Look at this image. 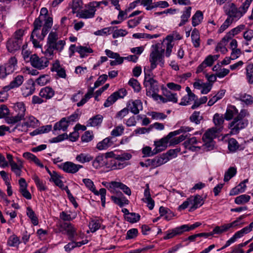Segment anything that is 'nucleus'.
Segmentation results:
<instances>
[{
  "mask_svg": "<svg viewBox=\"0 0 253 253\" xmlns=\"http://www.w3.org/2000/svg\"><path fill=\"white\" fill-rule=\"evenodd\" d=\"M253 0H246L239 7L233 2L225 4L223 10L227 18L233 23L238 21L247 12Z\"/></svg>",
  "mask_w": 253,
  "mask_h": 253,
  "instance_id": "nucleus-1",
  "label": "nucleus"
},
{
  "mask_svg": "<svg viewBox=\"0 0 253 253\" xmlns=\"http://www.w3.org/2000/svg\"><path fill=\"white\" fill-rule=\"evenodd\" d=\"M65 45V40L59 39L56 32H51L47 38L43 53L49 59H52L54 56V51H56L58 52H62Z\"/></svg>",
  "mask_w": 253,
  "mask_h": 253,
  "instance_id": "nucleus-2",
  "label": "nucleus"
},
{
  "mask_svg": "<svg viewBox=\"0 0 253 253\" xmlns=\"http://www.w3.org/2000/svg\"><path fill=\"white\" fill-rule=\"evenodd\" d=\"M159 43L155 44L152 45L153 50L149 55V62L151 63L150 69L153 70L155 69L158 64L162 67H164L165 64L164 60V51L165 49L163 48L159 49Z\"/></svg>",
  "mask_w": 253,
  "mask_h": 253,
  "instance_id": "nucleus-3",
  "label": "nucleus"
},
{
  "mask_svg": "<svg viewBox=\"0 0 253 253\" xmlns=\"http://www.w3.org/2000/svg\"><path fill=\"white\" fill-rule=\"evenodd\" d=\"M131 157V155L129 153L118 155L115 158L107 160L106 167L111 170L122 169L127 166L126 161L130 160Z\"/></svg>",
  "mask_w": 253,
  "mask_h": 253,
  "instance_id": "nucleus-4",
  "label": "nucleus"
},
{
  "mask_svg": "<svg viewBox=\"0 0 253 253\" xmlns=\"http://www.w3.org/2000/svg\"><path fill=\"white\" fill-rule=\"evenodd\" d=\"M247 114V111L245 110H242L241 111L240 113L234 118L233 121L229 126V128L230 129V134L234 135L238 134L241 129L244 128L248 125V120L244 119V118Z\"/></svg>",
  "mask_w": 253,
  "mask_h": 253,
  "instance_id": "nucleus-5",
  "label": "nucleus"
},
{
  "mask_svg": "<svg viewBox=\"0 0 253 253\" xmlns=\"http://www.w3.org/2000/svg\"><path fill=\"white\" fill-rule=\"evenodd\" d=\"M221 132L220 128L212 127L208 129L204 134L202 139L204 142V146L208 151L212 150L214 146L213 139L218 136Z\"/></svg>",
  "mask_w": 253,
  "mask_h": 253,
  "instance_id": "nucleus-6",
  "label": "nucleus"
},
{
  "mask_svg": "<svg viewBox=\"0 0 253 253\" xmlns=\"http://www.w3.org/2000/svg\"><path fill=\"white\" fill-rule=\"evenodd\" d=\"M99 3L90 2L85 5V9L81 10L77 14V16L83 19H89L94 17L96 11L97 6Z\"/></svg>",
  "mask_w": 253,
  "mask_h": 253,
  "instance_id": "nucleus-7",
  "label": "nucleus"
},
{
  "mask_svg": "<svg viewBox=\"0 0 253 253\" xmlns=\"http://www.w3.org/2000/svg\"><path fill=\"white\" fill-rule=\"evenodd\" d=\"M13 109L16 114L15 116L9 118V123L11 124L16 123L23 119L26 111L25 105L22 102L14 104Z\"/></svg>",
  "mask_w": 253,
  "mask_h": 253,
  "instance_id": "nucleus-8",
  "label": "nucleus"
},
{
  "mask_svg": "<svg viewBox=\"0 0 253 253\" xmlns=\"http://www.w3.org/2000/svg\"><path fill=\"white\" fill-rule=\"evenodd\" d=\"M93 94V89H89L84 96H83L84 92L82 91L79 90L78 92L72 95L71 100L72 102H75L81 99L80 101L77 103L78 107H81L85 104L88 100L92 97Z\"/></svg>",
  "mask_w": 253,
  "mask_h": 253,
  "instance_id": "nucleus-9",
  "label": "nucleus"
},
{
  "mask_svg": "<svg viewBox=\"0 0 253 253\" xmlns=\"http://www.w3.org/2000/svg\"><path fill=\"white\" fill-rule=\"evenodd\" d=\"M49 59L46 56L40 57L36 54L32 55L30 57L32 66L39 70H42L47 67L49 64Z\"/></svg>",
  "mask_w": 253,
  "mask_h": 253,
  "instance_id": "nucleus-10",
  "label": "nucleus"
},
{
  "mask_svg": "<svg viewBox=\"0 0 253 253\" xmlns=\"http://www.w3.org/2000/svg\"><path fill=\"white\" fill-rule=\"evenodd\" d=\"M127 94L126 89L122 88L119 90L114 92L110 96H109L105 102L103 106L105 107H109L113 104L118 99L123 98Z\"/></svg>",
  "mask_w": 253,
  "mask_h": 253,
  "instance_id": "nucleus-11",
  "label": "nucleus"
},
{
  "mask_svg": "<svg viewBox=\"0 0 253 253\" xmlns=\"http://www.w3.org/2000/svg\"><path fill=\"white\" fill-rule=\"evenodd\" d=\"M59 168L66 173L75 174L83 168V166L72 162L67 161L60 164Z\"/></svg>",
  "mask_w": 253,
  "mask_h": 253,
  "instance_id": "nucleus-12",
  "label": "nucleus"
},
{
  "mask_svg": "<svg viewBox=\"0 0 253 253\" xmlns=\"http://www.w3.org/2000/svg\"><path fill=\"white\" fill-rule=\"evenodd\" d=\"M60 230L61 232L65 231L70 240H73L77 235V229L70 223L65 222L61 225Z\"/></svg>",
  "mask_w": 253,
  "mask_h": 253,
  "instance_id": "nucleus-13",
  "label": "nucleus"
},
{
  "mask_svg": "<svg viewBox=\"0 0 253 253\" xmlns=\"http://www.w3.org/2000/svg\"><path fill=\"white\" fill-rule=\"evenodd\" d=\"M116 141L115 138L112 136H108L99 142L96 147L99 150H106L109 147L114 146Z\"/></svg>",
  "mask_w": 253,
  "mask_h": 253,
  "instance_id": "nucleus-14",
  "label": "nucleus"
},
{
  "mask_svg": "<svg viewBox=\"0 0 253 253\" xmlns=\"http://www.w3.org/2000/svg\"><path fill=\"white\" fill-rule=\"evenodd\" d=\"M238 220H236L231 223L228 224H224L221 226H216L212 230V234H221L228 231L230 228L236 226L238 225Z\"/></svg>",
  "mask_w": 253,
  "mask_h": 253,
  "instance_id": "nucleus-15",
  "label": "nucleus"
},
{
  "mask_svg": "<svg viewBox=\"0 0 253 253\" xmlns=\"http://www.w3.org/2000/svg\"><path fill=\"white\" fill-rule=\"evenodd\" d=\"M35 90V83L31 79L28 80L21 88L22 94L24 97H27L32 95Z\"/></svg>",
  "mask_w": 253,
  "mask_h": 253,
  "instance_id": "nucleus-16",
  "label": "nucleus"
},
{
  "mask_svg": "<svg viewBox=\"0 0 253 253\" xmlns=\"http://www.w3.org/2000/svg\"><path fill=\"white\" fill-rule=\"evenodd\" d=\"M42 36V35L40 32V29H33L30 39L35 47L41 48L42 47L40 42L43 40V38H41Z\"/></svg>",
  "mask_w": 253,
  "mask_h": 253,
  "instance_id": "nucleus-17",
  "label": "nucleus"
},
{
  "mask_svg": "<svg viewBox=\"0 0 253 253\" xmlns=\"http://www.w3.org/2000/svg\"><path fill=\"white\" fill-rule=\"evenodd\" d=\"M146 95L148 96L152 97L159 92V86L157 82L155 80L149 83H145Z\"/></svg>",
  "mask_w": 253,
  "mask_h": 253,
  "instance_id": "nucleus-18",
  "label": "nucleus"
},
{
  "mask_svg": "<svg viewBox=\"0 0 253 253\" xmlns=\"http://www.w3.org/2000/svg\"><path fill=\"white\" fill-rule=\"evenodd\" d=\"M172 137H169V134L167 137L162 138L159 141H155L154 144L155 146V153H158L165 150L167 147V144L169 140Z\"/></svg>",
  "mask_w": 253,
  "mask_h": 253,
  "instance_id": "nucleus-19",
  "label": "nucleus"
},
{
  "mask_svg": "<svg viewBox=\"0 0 253 253\" xmlns=\"http://www.w3.org/2000/svg\"><path fill=\"white\" fill-rule=\"evenodd\" d=\"M168 161H169V158L167 155L164 154L160 157H157L151 160H149L148 162L149 165H151L152 167L156 168L166 164Z\"/></svg>",
  "mask_w": 253,
  "mask_h": 253,
  "instance_id": "nucleus-20",
  "label": "nucleus"
},
{
  "mask_svg": "<svg viewBox=\"0 0 253 253\" xmlns=\"http://www.w3.org/2000/svg\"><path fill=\"white\" fill-rule=\"evenodd\" d=\"M184 233L182 226L169 229L165 233L163 239L165 240L173 238V237L180 235Z\"/></svg>",
  "mask_w": 253,
  "mask_h": 253,
  "instance_id": "nucleus-21",
  "label": "nucleus"
},
{
  "mask_svg": "<svg viewBox=\"0 0 253 253\" xmlns=\"http://www.w3.org/2000/svg\"><path fill=\"white\" fill-rule=\"evenodd\" d=\"M191 200V205L192 206L190 208V211H194L198 208L201 207L204 203V200L203 197L200 195H196L194 196L190 197Z\"/></svg>",
  "mask_w": 253,
  "mask_h": 253,
  "instance_id": "nucleus-22",
  "label": "nucleus"
},
{
  "mask_svg": "<svg viewBox=\"0 0 253 253\" xmlns=\"http://www.w3.org/2000/svg\"><path fill=\"white\" fill-rule=\"evenodd\" d=\"M192 8L191 6L185 7L183 11L181 12L182 15L180 16V22L178 24L179 27H181L188 22L191 16Z\"/></svg>",
  "mask_w": 253,
  "mask_h": 253,
  "instance_id": "nucleus-23",
  "label": "nucleus"
},
{
  "mask_svg": "<svg viewBox=\"0 0 253 253\" xmlns=\"http://www.w3.org/2000/svg\"><path fill=\"white\" fill-rule=\"evenodd\" d=\"M20 41H17L13 38H10L7 42L6 47L8 50L12 52L19 49L21 46Z\"/></svg>",
  "mask_w": 253,
  "mask_h": 253,
  "instance_id": "nucleus-24",
  "label": "nucleus"
},
{
  "mask_svg": "<svg viewBox=\"0 0 253 253\" xmlns=\"http://www.w3.org/2000/svg\"><path fill=\"white\" fill-rule=\"evenodd\" d=\"M245 26L243 24H241L232 29L228 33V35L222 39V41L224 42H227L228 39H231L232 37H234L235 35L240 33L245 29Z\"/></svg>",
  "mask_w": 253,
  "mask_h": 253,
  "instance_id": "nucleus-25",
  "label": "nucleus"
},
{
  "mask_svg": "<svg viewBox=\"0 0 253 253\" xmlns=\"http://www.w3.org/2000/svg\"><path fill=\"white\" fill-rule=\"evenodd\" d=\"M17 61L15 57L10 58L8 62L3 66L8 74L13 73L16 69Z\"/></svg>",
  "mask_w": 253,
  "mask_h": 253,
  "instance_id": "nucleus-26",
  "label": "nucleus"
},
{
  "mask_svg": "<svg viewBox=\"0 0 253 253\" xmlns=\"http://www.w3.org/2000/svg\"><path fill=\"white\" fill-rule=\"evenodd\" d=\"M93 159V157L88 153H81L78 154L75 157L76 161L81 164L89 163Z\"/></svg>",
  "mask_w": 253,
  "mask_h": 253,
  "instance_id": "nucleus-27",
  "label": "nucleus"
},
{
  "mask_svg": "<svg viewBox=\"0 0 253 253\" xmlns=\"http://www.w3.org/2000/svg\"><path fill=\"white\" fill-rule=\"evenodd\" d=\"M253 225V222H252L249 226H246L240 231L236 232L234 235L231 237L232 239L235 242L237 239L243 237L244 234L249 233L252 230Z\"/></svg>",
  "mask_w": 253,
  "mask_h": 253,
  "instance_id": "nucleus-28",
  "label": "nucleus"
},
{
  "mask_svg": "<svg viewBox=\"0 0 253 253\" xmlns=\"http://www.w3.org/2000/svg\"><path fill=\"white\" fill-rule=\"evenodd\" d=\"M39 95L42 98L49 99L51 98L54 95V91L51 87L46 86L41 89Z\"/></svg>",
  "mask_w": 253,
  "mask_h": 253,
  "instance_id": "nucleus-29",
  "label": "nucleus"
},
{
  "mask_svg": "<svg viewBox=\"0 0 253 253\" xmlns=\"http://www.w3.org/2000/svg\"><path fill=\"white\" fill-rule=\"evenodd\" d=\"M103 119V117L101 115H96L88 120L86 126L95 127L100 126L102 122Z\"/></svg>",
  "mask_w": 253,
  "mask_h": 253,
  "instance_id": "nucleus-30",
  "label": "nucleus"
},
{
  "mask_svg": "<svg viewBox=\"0 0 253 253\" xmlns=\"http://www.w3.org/2000/svg\"><path fill=\"white\" fill-rule=\"evenodd\" d=\"M128 109L134 114L136 115L139 112V109L142 108V103L139 100H135L131 103L127 105Z\"/></svg>",
  "mask_w": 253,
  "mask_h": 253,
  "instance_id": "nucleus-31",
  "label": "nucleus"
},
{
  "mask_svg": "<svg viewBox=\"0 0 253 253\" xmlns=\"http://www.w3.org/2000/svg\"><path fill=\"white\" fill-rule=\"evenodd\" d=\"M224 121V119L222 115L216 113L214 115L213 117V122L215 125L214 127L216 128H220L221 131L223 128V124Z\"/></svg>",
  "mask_w": 253,
  "mask_h": 253,
  "instance_id": "nucleus-32",
  "label": "nucleus"
},
{
  "mask_svg": "<svg viewBox=\"0 0 253 253\" xmlns=\"http://www.w3.org/2000/svg\"><path fill=\"white\" fill-rule=\"evenodd\" d=\"M52 70L57 72V75L60 78H66V74L65 70L61 67L58 61H56V62L53 64Z\"/></svg>",
  "mask_w": 253,
  "mask_h": 253,
  "instance_id": "nucleus-33",
  "label": "nucleus"
},
{
  "mask_svg": "<svg viewBox=\"0 0 253 253\" xmlns=\"http://www.w3.org/2000/svg\"><path fill=\"white\" fill-rule=\"evenodd\" d=\"M68 126L69 123L67 121V118H63L60 121L55 124L53 129L54 130H62L63 131H66Z\"/></svg>",
  "mask_w": 253,
  "mask_h": 253,
  "instance_id": "nucleus-34",
  "label": "nucleus"
},
{
  "mask_svg": "<svg viewBox=\"0 0 253 253\" xmlns=\"http://www.w3.org/2000/svg\"><path fill=\"white\" fill-rule=\"evenodd\" d=\"M191 39L193 46L195 47H200L201 42L200 33L196 28H194L192 32Z\"/></svg>",
  "mask_w": 253,
  "mask_h": 253,
  "instance_id": "nucleus-35",
  "label": "nucleus"
},
{
  "mask_svg": "<svg viewBox=\"0 0 253 253\" xmlns=\"http://www.w3.org/2000/svg\"><path fill=\"white\" fill-rule=\"evenodd\" d=\"M24 82V77L22 75H17L13 78L9 85L7 87L9 89L14 88L20 86Z\"/></svg>",
  "mask_w": 253,
  "mask_h": 253,
  "instance_id": "nucleus-36",
  "label": "nucleus"
},
{
  "mask_svg": "<svg viewBox=\"0 0 253 253\" xmlns=\"http://www.w3.org/2000/svg\"><path fill=\"white\" fill-rule=\"evenodd\" d=\"M61 176L56 171L52 172L49 181L53 182L56 186L62 188L64 186L63 182L61 180Z\"/></svg>",
  "mask_w": 253,
  "mask_h": 253,
  "instance_id": "nucleus-37",
  "label": "nucleus"
},
{
  "mask_svg": "<svg viewBox=\"0 0 253 253\" xmlns=\"http://www.w3.org/2000/svg\"><path fill=\"white\" fill-rule=\"evenodd\" d=\"M203 14L200 10H197L192 17V25L193 27L199 25L203 21Z\"/></svg>",
  "mask_w": 253,
  "mask_h": 253,
  "instance_id": "nucleus-38",
  "label": "nucleus"
},
{
  "mask_svg": "<svg viewBox=\"0 0 253 253\" xmlns=\"http://www.w3.org/2000/svg\"><path fill=\"white\" fill-rule=\"evenodd\" d=\"M238 114V111L236 108L234 106H231L227 109L225 114V119L226 120H230Z\"/></svg>",
  "mask_w": 253,
  "mask_h": 253,
  "instance_id": "nucleus-39",
  "label": "nucleus"
},
{
  "mask_svg": "<svg viewBox=\"0 0 253 253\" xmlns=\"http://www.w3.org/2000/svg\"><path fill=\"white\" fill-rule=\"evenodd\" d=\"M32 179L34 180L39 190L40 191H44L47 189V187L45 185V182L40 179L37 175H33Z\"/></svg>",
  "mask_w": 253,
  "mask_h": 253,
  "instance_id": "nucleus-40",
  "label": "nucleus"
},
{
  "mask_svg": "<svg viewBox=\"0 0 253 253\" xmlns=\"http://www.w3.org/2000/svg\"><path fill=\"white\" fill-rule=\"evenodd\" d=\"M77 52L81 58H84L87 56L89 53H92L93 50L89 47L80 45L77 46Z\"/></svg>",
  "mask_w": 253,
  "mask_h": 253,
  "instance_id": "nucleus-41",
  "label": "nucleus"
},
{
  "mask_svg": "<svg viewBox=\"0 0 253 253\" xmlns=\"http://www.w3.org/2000/svg\"><path fill=\"white\" fill-rule=\"evenodd\" d=\"M197 98L195 94H186L184 96L179 103V105L182 106H186L190 104L193 100H195Z\"/></svg>",
  "mask_w": 253,
  "mask_h": 253,
  "instance_id": "nucleus-42",
  "label": "nucleus"
},
{
  "mask_svg": "<svg viewBox=\"0 0 253 253\" xmlns=\"http://www.w3.org/2000/svg\"><path fill=\"white\" fill-rule=\"evenodd\" d=\"M83 7V2L82 0H72L71 8L73 13H77L80 11V10Z\"/></svg>",
  "mask_w": 253,
  "mask_h": 253,
  "instance_id": "nucleus-43",
  "label": "nucleus"
},
{
  "mask_svg": "<svg viewBox=\"0 0 253 253\" xmlns=\"http://www.w3.org/2000/svg\"><path fill=\"white\" fill-rule=\"evenodd\" d=\"M24 123L29 127L35 128L39 125V121L34 116H31L25 119Z\"/></svg>",
  "mask_w": 253,
  "mask_h": 253,
  "instance_id": "nucleus-44",
  "label": "nucleus"
},
{
  "mask_svg": "<svg viewBox=\"0 0 253 253\" xmlns=\"http://www.w3.org/2000/svg\"><path fill=\"white\" fill-rule=\"evenodd\" d=\"M125 127L122 125L115 126L111 132V136L114 138L122 135L124 132Z\"/></svg>",
  "mask_w": 253,
  "mask_h": 253,
  "instance_id": "nucleus-45",
  "label": "nucleus"
},
{
  "mask_svg": "<svg viewBox=\"0 0 253 253\" xmlns=\"http://www.w3.org/2000/svg\"><path fill=\"white\" fill-rule=\"evenodd\" d=\"M237 99L245 103L247 105L251 104L253 103V100L252 97L246 93H241L237 95L236 97Z\"/></svg>",
  "mask_w": 253,
  "mask_h": 253,
  "instance_id": "nucleus-46",
  "label": "nucleus"
},
{
  "mask_svg": "<svg viewBox=\"0 0 253 253\" xmlns=\"http://www.w3.org/2000/svg\"><path fill=\"white\" fill-rule=\"evenodd\" d=\"M112 201L120 207H122L125 205H128L129 201L125 197H117L116 196H112Z\"/></svg>",
  "mask_w": 253,
  "mask_h": 253,
  "instance_id": "nucleus-47",
  "label": "nucleus"
},
{
  "mask_svg": "<svg viewBox=\"0 0 253 253\" xmlns=\"http://www.w3.org/2000/svg\"><path fill=\"white\" fill-rule=\"evenodd\" d=\"M192 130H193V128L192 127L187 126H182L179 129L169 132V137H173L181 133L189 132Z\"/></svg>",
  "mask_w": 253,
  "mask_h": 253,
  "instance_id": "nucleus-48",
  "label": "nucleus"
},
{
  "mask_svg": "<svg viewBox=\"0 0 253 253\" xmlns=\"http://www.w3.org/2000/svg\"><path fill=\"white\" fill-rule=\"evenodd\" d=\"M237 173V169L234 167H230L228 170L225 172L224 176V181L225 182L228 181L233 176H234Z\"/></svg>",
  "mask_w": 253,
  "mask_h": 253,
  "instance_id": "nucleus-49",
  "label": "nucleus"
},
{
  "mask_svg": "<svg viewBox=\"0 0 253 253\" xmlns=\"http://www.w3.org/2000/svg\"><path fill=\"white\" fill-rule=\"evenodd\" d=\"M228 148L230 152H234L239 148V144L235 138H231L228 140Z\"/></svg>",
  "mask_w": 253,
  "mask_h": 253,
  "instance_id": "nucleus-50",
  "label": "nucleus"
},
{
  "mask_svg": "<svg viewBox=\"0 0 253 253\" xmlns=\"http://www.w3.org/2000/svg\"><path fill=\"white\" fill-rule=\"evenodd\" d=\"M27 215L30 218L32 223L34 225H37L38 224L39 222L38 218L35 214V212L30 207H28L27 208Z\"/></svg>",
  "mask_w": 253,
  "mask_h": 253,
  "instance_id": "nucleus-51",
  "label": "nucleus"
},
{
  "mask_svg": "<svg viewBox=\"0 0 253 253\" xmlns=\"http://www.w3.org/2000/svg\"><path fill=\"white\" fill-rule=\"evenodd\" d=\"M203 119V118L201 115L200 112L198 111H194L190 117V121L196 125L200 124Z\"/></svg>",
  "mask_w": 253,
  "mask_h": 253,
  "instance_id": "nucleus-52",
  "label": "nucleus"
},
{
  "mask_svg": "<svg viewBox=\"0 0 253 253\" xmlns=\"http://www.w3.org/2000/svg\"><path fill=\"white\" fill-rule=\"evenodd\" d=\"M246 76L250 84L253 83V64L249 63L246 67Z\"/></svg>",
  "mask_w": 253,
  "mask_h": 253,
  "instance_id": "nucleus-53",
  "label": "nucleus"
},
{
  "mask_svg": "<svg viewBox=\"0 0 253 253\" xmlns=\"http://www.w3.org/2000/svg\"><path fill=\"white\" fill-rule=\"evenodd\" d=\"M246 185L245 182H242L238 186L232 189L230 192V195H237L239 193L244 192L245 190Z\"/></svg>",
  "mask_w": 253,
  "mask_h": 253,
  "instance_id": "nucleus-54",
  "label": "nucleus"
},
{
  "mask_svg": "<svg viewBox=\"0 0 253 253\" xmlns=\"http://www.w3.org/2000/svg\"><path fill=\"white\" fill-rule=\"evenodd\" d=\"M198 143V140H197L196 137H192V138L189 139L187 141L185 142L186 147L190 150L193 151L195 148H198L199 149L200 148V146L195 147L193 145L196 144Z\"/></svg>",
  "mask_w": 253,
  "mask_h": 253,
  "instance_id": "nucleus-55",
  "label": "nucleus"
},
{
  "mask_svg": "<svg viewBox=\"0 0 253 253\" xmlns=\"http://www.w3.org/2000/svg\"><path fill=\"white\" fill-rule=\"evenodd\" d=\"M251 199L250 196L243 194L237 197L235 199V203L237 205H241L248 202Z\"/></svg>",
  "mask_w": 253,
  "mask_h": 253,
  "instance_id": "nucleus-56",
  "label": "nucleus"
},
{
  "mask_svg": "<svg viewBox=\"0 0 253 253\" xmlns=\"http://www.w3.org/2000/svg\"><path fill=\"white\" fill-rule=\"evenodd\" d=\"M140 215L138 213L130 212V213L128 214V215L126 216V220L130 223H133L138 222L140 220Z\"/></svg>",
  "mask_w": 253,
  "mask_h": 253,
  "instance_id": "nucleus-57",
  "label": "nucleus"
},
{
  "mask_svg": "<svg viewBox=\"0 0 253 253\" xmlns=\"http://www.w3.org/2000/svg\"><path fill=\"white\" fill-rule=\"evenodd\" d=\"M148 115L156 120H163L167 117L164 113L157 112H151L148 113Z\"/></svg>",
  "mask_w": 253,
  "mask_h": 253,
  "instance_id": "nucleus-58",
  "label": "nucleus"
},
{
  "mask_svg": "<svg viewBox=\"0 0 253 253\" xmlns=\"http://www.w3.org/2000/svg\"><path fill=\"white\" fill-rule=\"evenodd\" d=\"M88 227L91 232H95L100 228V222L98 220H92L89 222Z\"/></svg>",
  "mask_w": 253,
  "mask_h": 253,
  "instance_id": "nucleus-59",
  "label": "nucleus"
},
{
  "mask_svg": "<svg viewBox=\"0 0 253 253\" xmlns=\"http://www.w3.org/2000/svg\"><path fill=\"white\" fill-rule=\"evenodd\" d=\"M7 245L11 247H17L20 243L19 238L15 235L10 236L7 240Z\"/></svg>",
  "mask_w": 253,
  "mask_h": 253,
  "instance_id": "nucleus-60",
  "label": "nucleus"
},
{
  "mask_svg": "<svg viewBox=\"0 0 253 253\" xmlns=\"http://www.w3.org/2000/svg\"><path fill=\"white\" fill-rule=\"evenodd\" d=\"M10 166L11 167V170L17 176L19 177L21 175V169L22 168V166L21 165H18L16 163H12Z\"/></svg>",
  "mask_w": 253,
  "mask_h": 253,
  "instance_id": "nucleus-61",
  "label": "nucleus"
},
{
  "mask_svg": "<svg viewBox=\"0 0 253 253\" xmlns=\"http://www.w3.org/2000/svg\"><path fill=\"white\" fill-rule=\"evenodd\" d=\"M182 37L177 32L174 31L170 35H168L164 41H169L173 42L174 40H179L181 39Z\"/></svg>",
  "mask_w": 253,
  "mask_h": 253,
  "instance_id": "nucleus-62",
  "label": "nucleus"
},
{
  "mask_svg": "<svg viewBox=\"0 0 253 253\" xmlns=\"http://www.w3.org/2000/svg\"><path fill=\"white\" fill-rule=\"evenodd\" d=\"M50 77L47 75H43L40 76L37 80L36 83L42 86L49 82Z\"/></svg>",
  "mask_w": 253,
  "mask_h": 253,
  "instance_id": "nucleus-63",
  "label": "nucleus"
},
{
  "mask_svg": "<svg viewBox=\"0 0 253 253\" xmlns=\"http://www.w3.org/2000/svg\"><path fill=\"white\" fill-rule=\"evenodd\" d=\"M83 181L85 186L92 192H96L97 190L93 181L89 178H84L83 179Z\"/></svg>",
  "mask_w": 253,
  "mask_h": 253,
  "instance_id": "nucleus-64",
  "label": "nucleus"
}]
</instances>
